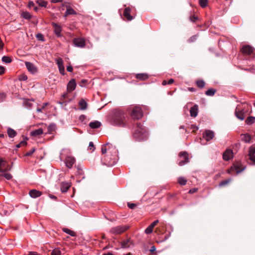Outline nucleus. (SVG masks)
<instances>
[{
    "label": "nucleus",
    "mask_w": 255,
    "mask_h": 255,
    "mask_svg": "<svg viewBox=\"0 0 255 255\" xmlns=\"http://www.w3.org/2000/svg\"><path fill=\"white\" fill-rule=\"evenodd\" d=\"M102 163L108 166L114 165L118 160V151L115 145L107 143L101 147Z\"/></svg>",
    "instance_id": "obj_1"
},
{
    "label": "nucleus",
    "mask_w": 255,
    "mask_h": 255,
    "mask_svg": "<svg viewBox=\"0 0 255 255\" xmlns=\"http://www.w3.org/2000/svg\"><path fill=\"white\" fill-rule=\"evenodd\" d=\"M113 113L112 119L113 124L121 127H124L127 125V115L123 111L115 109Z\"/></svg>",
    "instance_id": "obj_2"
},
{
    "label": "nucleus",
    "mask_w": 255,
    "mask_h": 255,
    "mask_svg": "<svg viewBox=\"0 0 255 255\" xmlns=\"http://www.w3.org/2000/svg\"><path fill=\"white\" fill-rule=\"evenodd\" d=\"M147 133L146 129L140 123L136 124L133 133V137L138 141L144 140L146 138Z\"/></svg>",
    "instance_id": "obj_3"
},
{
    "label": "nucleus",
    "mask_w": 255,
    "mask_h": 255,
    "mask_svg": "<svg viewBox=\"0 0 255 255\" xmlns=\"http://www.w3.org/2000/svg\"><path fill=\"white\" fill-rule=\"evenodd\" d=\"M143 116L141 109L139 107H134L131 110L130 116L132 119L138 120Z\"/></svg>",
    "instance_id": "obj_4"
},
{
    "label": "nucleus",
    "mask_w": 255,
    "mask_h": 255,
    "mask_svg": "<svg viewBox=\"0 0 255 255\" xmlns=\"http://www.w3.org/2000/svg\"><path fill=\"white\" fill-rule=\"evenodd\" d=\"M241 51L245 55L250 56L252 58L255 57V52L254 48L250 45H245L243 46Z\"/></svg>",
    "instance_id": "obj_5"
},
{
    "label": "nucleus",
    "mask_w": 255,
    "mask_h": 255,
    "mask_svg": "<svg viewBox=\"0 0 255 255\" xmlns=\"http://www.w3.org/2000/svg\"><path fill=\"white\" fill-rule=\"evenodd\" d=\"M179 163L180 166H182L189 162L188 155L187 152H180L179 154Z\"/></svg>",
    "instance_id": "obj_6"
},
{
    "label": "nucleus",
    "mask_w": 255,
    "mask_h": 255,
    "mask_svg": "<svg viewBox=\"0 0 255 255\" xmlns=\"http://www.w3.org/2000/svg\"><path fill=\"white\" fill-rule=\"evenodd\" d=\"M129 228L128 226H117L116 227L112 228L111 229L110 232L114 234H121L128 230Z\"/></svg>",
    "instance_id": "obj_7"
},
{
    "label": "nucleus",
    "mask_w": 255,
    "mask_h": 255,
    "mask_svg": "<svg viewBox=\"0 0 255 255\" xmlns=\"http://www.w3.org/2000/svg\"><path fill=\"white\" fill-rule=\"evenodd\" d=\"M245 112L244 108L241 105H238L235 110V115L236 117L241 120H243L245 118Z\"/></svg>",
    "instance_id": "obj_8"
},
{
    "label": "nucleus",
    "mask_w": 255,
    "mask_h": 255,
    "mask_svg": "<svg viewBox=\"0 0 255 255\" xmlns=\"http://www.w3.org/2000/svg\"><path fill=\"white\" fill-rule=\"evenodd\" d=\"M11 169V166L7 162L2 158H0V172H4L9 171Z\"/></svg>",
    "instance_id": "obj_9"
},
{
    "label": "nucleus",
    "mask_w": 255,
    "mask_h": 255,
    "mask_svg": "<svg viewBox=\"0 0 255 255\" xmlns=\"http://www.w3.org/2000/svg\"><path fill=\"white\" fill-rule=\"evenodd\" d=\"M56 64L58 65L59 71L60 74L64 75L65 74L64 67L63 65V61L62 58H58L55 60Z\"/></svg>",
    "instance_id": "obj_10"
},
{
    "label": "nucleus",
    "mask_w": 255,
    "mask_h": 255,
    "mask_svg": "<svg viewBox=\"0 0 255 255\" xmlns=\"http://www.w3.org/2000/svg\"><path fill=\"white\" fill-rule=\"evenodd\" d=\"M73 44L75 46L82 48L85 45V41L81 38H76L73 40Z\"/></svg>",
    "instance_id": "obj_11"
},
{
    "label": "nucleus",
    "mask_w": 255,
    "mask_h": 255,
    "mask_svg": "<svg viewBox=\"0 0 255 255\" xmlns=\"http://www.w3.org/2000/svg\"><path fill=\"white\" fill-rule=\"evenodd\" d=\"M76 83L75 80L73 79L71 80L68 83L67 86V90L68 93H70L74 91L76 88Z\"/></svg>",
    "instance_id": "obj_12"
},
{
    "label": "nucleus",
    "mask_w": 255,
    "mask_h": 255,
    "mask_svg": "<svg viewBox=\"0 0 255 255\" xmlns=\"http://www.w3.org/2000/svg\"><path fill=\"white\" fill-rule=\"evenodd\" d=\"M244 169V167H242L241 165H237L234 167H232L230 169L228 170V172L229 173H232L233 172L235 171L236 173L241 172Z\"/></svg>",
    "instance_id": "obj_13"
},
{
    "label": "nucleus",
    "mask_w": 255,
    "mask_h": 255,
    "mask_svg": "<svg viewBox=\"0 0 255 255\" xmlns=\"http://www.w3.org/2000/svg\"><path fill=\"white\" fill-rule=\"evenodd\" d=\"M214 136V132L213 131L210 130H206L203 133V137H204L206 140L209 141Z\"/></svg>",
    "instance_id": "obj_14"
},
{
    "label": "nucleus",
    "mask_w": 255,
    "mask_h": 255,
    "mask_svg": "<svg viewBox=\"0 0 255 255\" xmlns=\"http://www.w3.org/2000/svg\"><path fill=\"white\" fill-rule=\"evenodd\" d=\"M25 64L27 70L29 72H31L32 73H35L37 72V68L33 63L29 62H25Z\"/></svg>",
    "instance_id": "obj_15"
},
{
    "label": "nucleus",
    "mask_w": 255,
    "mask_h": 255,
    "mask_svg": "<svg viewBox=\"0 0 255 255\" xmlns=\"http://www.w3.org/2000/svg\"><path fill=\"white\" fill-rule=\"evenodd\" d=\"M233 157V151L231 149H227L223 154V158L225 160H229Z\"/></svg>",
    "instance_id": "obj_16"
},
{
    "label": "nucleus",
    "mask_w": 255,
    "mask_h": 255,
    "mask_svg": "<svg viewBox=\"0 0 255 255\" xmlns=\"http://www.w3.org/2000/svg\"><path fill=\"white\" fill-rule=\"evenodd\" d=\"M75 162V159L73 157L68 156L65 159L66 166L69 168H71L72 167Z\"/></svg>",
    "instance_id": "obj_17"
},
{
    "label": "nucleus",
    "mask_w": 255,
    "mask_h": 255,
    "mask_svg": "<svg viewBox=\"0 0 255 255\" xmlns=\"http://www.w3.org/2000/svg\"><path fill=\"white\" fill-rule=\"evenodd\" d=\"M29 194L31 197L35 198L40 197L42 195V192L35 189H32L29 191Z\"/></svg>",
    "instance_id": "obj_18"
},
{
    "label": "nucleus",
    "mask_w": 255,
    "mask_h": 255,
    "mask_svg": "<svg viewBox=\"0 0 255 255\" xmlns=\"http://www.w3.org/2000/svg\"><path fill=\"white\" fill-rule=\"evenodd\" d=\"M130 8L128 7H126L124 11V15L127 19L128 20L130 21L133 19V16H132L130 14Z\"/></svg>",
    "instance_id": "obj_19"
},
{
    "label": "nucleus",
    "mask_w": 255,
    "mask_h": 255,
    "mask_svg": "<svg viewBox=\"0 0 255 255\" xmlns=\"http://www.w3.org/2000/svg\"><path fill=\"white\" fill-rule=\"evenodd\" d=\"M198 106L197 105H194L190 110V116L195 118L198 115Z\"/></svg>",
    "instance_id": "obj_20"
},
{
    "label": "nucleus",
    "mask_w": 255,
    "mask_h": 255,
    "mask_svg": "<svg viewBox=\"0 0 255 255\" xmlns=\"http://www.w3.org/2000/svg\"><path fill=\"white\" fill-rule=\"evenodd\" d=\"M78 105L80 109L81 110H85L87 109L88 104L83 99L80 100V101L79 102Z\"/></svg>",
    "instance_id": "obj_21"
},
{
    "label": "nucleus",
    "mask_w": 255,
    "mask_h": 255,
    "mask_svg": "<svg viewBox=\"0 0 255 255\" xmlns=\"http://www.w3.org/2000/svg\"><path fill=\"white\" fill-rule=\"evenodd\" d=\"M132 244V241L130 238L123 241L121 243L122 248H127L129 247L130 245Z\"/></svg>",
    "instance_id": "obj_22"
},
{
    "label": "nucleus",
    "mask_w": 255,
    "mask_h": 255,
    "mask_svg": "<svg viewBox=\"0 0 255 255\" xmlns=\"http://www.w3.org/2000/svg\"><path fill=\"white\" fill-rule=\"evenodd\" d=\"M52 25L54 28V30L55 34L58 36H60V33L61 31V27L56 23L54 22L52 23Z\"/></svg>",
    "instance_id": "obj_23"
},
{
    "label": "nucleus",
    "mask_w": 255,
    "mask_h": 255,
    "mask_svg": "<svg viewBox=\"0 0 255 255\" xmlns=\"http://www.w3.org/2000/svg\"><path fill=\"white\" fill-rule=\"evenodd\" d=\"M70 187V185L68 183L62 182L61 184V190L62 192H67Z\"/></svg>",
    "instance_id": "obj_24"
},
{
    "label": "nucleus",
    "mask_w": 255,
    "mask_h": 255,
    "mask_svg": "<svg viewBox=\"0 0 255 255\" xmlns=\"http://www.w3.org/2000/svg\"><path fill=\"white\" fill-rule=\"evenodd\" d=\"M43 132V129L40 128L31 131L30 134L33 136H37L42 134Z\"/></svg>",
    "instance_id": "obj_25"
},
{
    "label": "nucleus",
    "mask_w": 255,
    "mask_h": 255,
    "mask_svg": "<svg viewBox=\"0 0 255 255\" xmlns=\"http://www.w3.org/2000/svg\"><path fill=\"white\" fill-rule=\"evenodd\" d=\"M101 126V123L97 121L91 122L89 124V126L92 128H99Z\"/></svg>",
    "instance_id": "obj_26"
},
{
    "label": "nucleus",
    "mask_w": 255,
    "mask_h": 255,
    "mask_svg": "<svg viewBox=\"0 0 255 255\" xmlns=\"http://www.w3.org/2000/svg\"><path fill=\"white\" fill-rule=\"evenodd\" d=\"M66 8H67V9H66V13L64 15V16H67L68 15L76 14V12L70 6H67Z\"/></svg>",
    "instance_id": "obj_27"
},
{
    "label": "nucleus",
    "mask_w": 255,
    "mask_h": 255,
    "mask_svg": "<svg viewBox=\"0 0 255 255\" xmlns=\"http://www.w3.org/2000/svg\"><path fill=\"white\" fill-rule=\"evenodd\" d=\"M241 139L245 141V142H250L251 139V136L248 134V133H246V134H241Z\"/></svg>",
    "instance_id": "obj_28"
},
{
    "label": "nucleus",
    "mask_w": 255,
    "mask_h": 255,
    "mask_svg": "<svg viewBox=\"0 0 255 255\" xmlns=\"http://www.w3.org/2000/svg\"><path fill=\"white\" fill-rule=\"evenodd\" d=\"M136 77L140 80H145L148 78V76L145 73H141L136 74Z\"/></svg>",
    "instance_id": "obj_29"
},
{
    "label": "nucleus",
    "mask_w": 255,
    "mask_h": 255,
    "mask_svg": "<svg viewBox=\"0 0 255 255\" xmlns=\"http://www.w3.org/2000/svg\"><path fill=\"white\" fill-rule=\"evenodd\" d=\"M7 132L9 137H14L16 135V132L13 129L9 128H7Z\"/></svg>",
    "instance_id": "obj_30"
},
{
    "label": "nucleus",
    "mask_w": 255,
    "mask_h": 255,
    "mask_svg": "<svg viewBox=\"0 0 255 255\" xmlns=\"http://www.w3.org/2000/svg\"><path fill=\"white\" fill-rule=\"evenodd\" d=\"M62 230L65 233L70 235V236L72 237H75L76 236V234L75 232H74L73 231H72L70 229H67V228H63Z\"/></svg>",
    "instance_id": "obj_31"
},
{
    "label": "nucleus",
    "mask_w": 255,
    "mask_h": 255,
    "mask_svg": "<svg viewBox=\"0 0 255 255\" xmlns=\"http://www.w3.org/2000/svg\"><path fill=\"white\" fill-rule=\"evenodd\" d=\"M21 16L26 19H30L31 17V15L29 12L27 11L22 12L21 13Z\"/></svg>",
    "instance_id": "obj_32"
},
{
    "label": "nucleus",
    "mask_w": 255,
    "mask_h": 255,
    "mask_svg": "<svg viewBox=\"0 0 255 255\" xmlns=\"http://www.w3.org/2000/svg\"><path fill=\"white\" fill-rule=\"evenodd\" d=\"M250 159L255 163V148L252 149L249 154Z\"/></svg>",
    "instance_id": "obj_33"
},
{
    "label": "nucleus",
    "mask_w": 255,
    "mask_h": 255,
    "mask_svg": "<svg viewBox=\"0 0 255 255\" xmlns=\"http://www.w3.org/2000/svg\"><path fill=\"white\" fill-rule=\"evenodd\" d=\"M48 132L51 133L53 131H55L56 129V125L51 124L48 127Z\"/></svg>",
    "instance_id": "obj_34"
},
{
    "label": "nucleus",
    "mask_w": 255,
    "mask_h": 255,
    "mask_svg": "<svg viewBox=\"0 0 255 255\" xmlns=\"http://www.w3.org/2000/svg\"><path fill=\"white\" fill-rule=\"evenodd\" d=\"M216 91L215 89H209L205 92V94L209 96H213L215 95Z\"/></svg>",
    "instance_id": "obj_35"
},
{
    "label": "nucleus",
    "mask_w": 255,
    "mask_h": 255,
    "mask_svg": "<svg viewBox=\"0 0 255 255\" xmlns=\"http://www.w3.org/2000/svg\"><path fill=\"white\" fill-rule=\"evenodd\" d=\"M178 182L181 185H185L187 183V180L183 177H180L178 178Z\"/></svg>",
    "instance_id": "obj_36"
},
{
    "label": "nucleus",
    "mask_w": 255,
    "mask_h": 255,
    "mask_svg": "<svg viewBox=\"0 0 255 255\" xmlns=\"http://www.w3.org/2000/svg\"><path fill=\"white\" fill-rule=\"evenodd\" d=\"M255 120V118L253 117H249L246 121L247 124L251 125L254 123Z\"/></svg>",
    "instance_id": "obj_37"
},
{
    "label": "nucleus",
    "mask_w": 255,
    "mask_h": 255,
    "mask_svg": "<svg viewBox=\"0 0 255 255\" xmlns=\"http://www.w3.org/2000/svg\"><path fill=\"white\" fill-rule=\"evenodd\" d=\"M2 61L5 63H10L11 62V59L8 56H4L2 57Z\"/></svg>",
    "instance_id": "obj_38"
},
{
    "label": "nucleus",
    "mask_w": 255,
    "mask_h": 255,
    "mask_svg": "<svg viewBox=\"0 0 255 255\" xmlns=\"http://www.w3.org/2000/svg\"><path fill=\"white\" fill-rule=\"evenodd\" d=\"M205 83L203 80H200L196 81V85L199 88H203L205 86Z\"/></svg>",
    "instance_id": "obj_39"
},
{
    "label": "nucleus",
    "mask_w": 255,
    "mask_h": 255,
    "mask_svg": "<svg viewBox=\"0 0 255 255\" xmlns=\"http://www.w3.org/2000/svg\"><path fill=\"white\" fill-rule=\"evenodd\" d=\"M36 2L39 6L42 7H46L47 4V2L43 0H38Z\"/></svg>",
    "instance_id": "obj_40"
},
{
    "label": "nucleus",
    "mask_w": 255,
    "mask_h": 255,
    "mask_svg": "<svg viewBox=\"0 0 255 255\" xmlns=\"http://www.w3.org/2000/svg\"><path fill=\"white\" fill-rule=\"evenodd\" d=\"M199 3L202 7L204 8L207 5L208 0H199Z\"/></svg>",
    "instance_id": "obj_41"
},
{
    "label": "nucleus",
    "mask_w": 255,
    "mask_h": 255,
    "mask_svg": "<svg viewBox=\"0 0 255 255\" xmlns=\"http://www.w3.org/2000/svg\"><path fill=\"white\" fill-rule=\"evenodd\" d=\"M24 105L26 108H30L31 107L32 104L30 100H26L24 101Z\"/></svg>",
    "instance_id": "obj_42"
},
{
    "label": "nucleus",
    "mask_w": 255,
    "mask_h": 255,
    "mask_svg": "<svg viewBox=\"0 0 255 255\" xmlns=\"http://www.w3.org/2000/svg\"><path fill=\"white\" fill-rule=\"evenodd\" d=\"M153 228L150 225L145 230V233L147 234L151 233L153 231Z\"/></svg>",
    "instance_id": "obj_43"
},
{
    "label": "nucleus",
    "mask_w": 255,
    "mask_h": 255,
    "mask_svg": "<svg viewBox=\"0 0 255 255\" xmlns=\"http://www.w3.org/2000/svg\"><path fill=\"white\" fill-rule=\"evenodd\" d=\"M61 255V252L58 249H54L53 250L52 252L51 253L50 255Z\"/></svg>",
    "instance_id": "obj_44"
},
{
    "label": "nucleus",
    "mask_w": 255,
    "mask_h": 255,
    "mask_svg": "<svg viewBox=\"0 0 255 255\" xmlns=\"http://www.w3.org/2000/svg\"><path fill=\"white\" fill-rule=\"evenodd\" d=\"M230 181H231V180L229 179L223 180L220 182L219 186H225V185H227L230 182Z\"/></svg>",
    "instance_id": "obj_45"
},
{
    "label": "nucleus",
    "mask_w": 255,
    "mask_h": 255,
    "mask_svg": "<svg viewBox=\"0 0 255 255\" xmlns=\"http://www.w3.org/2000/svg\"><path fill=\"white\" fill-rule=\"evenodd\" d=\"M2 176L5 177L6 179L9 180L12 178V175L8 173H5L1 175Z\"/></svg>",
    "instance_id": "obj_46"
},
{
    "label": "nucleus",
    "mask_w": 255,
    "mask_h": 255,
    "mask_svg": "<svg viewBox=\"0 0 255 255\" xmlns=\"http://www.w3.org/2000/svg\"><path fill=\"white\" fill-rule=\"evenodd\" d=\"M6 98V94L3 93H0V102L3 101Z\"/></svg>",
    "instance_id": "obj_47"
},
{
    "label": "nucleus",
    "mask_w": 255,
    "mask_h": 255,
    "mask_svg": "<svg viewBox=\"0 0 255 255\" xmlns=\"http://www.w3.org/2000/svg\"><path fill=\"white\" fill-rule=\"evenodd\" d=\"M35 150V149L34 148H32L30 150H29V151L25 153V156H31L34 153Z\"/></svg>",
    "instance_id": "obj_48"
},
{
    "label": "nucleus",
    "mask_w": 255,
    "mask_h": 255,
    "mask_svg": "<svg viewBox=\"0 0 255 255\" xmlns=\"http://www.w3.org/2000/svg\"><path fill=\"white\" fill-rule=\"evenodd\" d=\"M63 100H64V102H67L70 100L69 98H68V94L66 93L63 94Z\"/></svg>",
    "instance_id": "obj_49"
},
{
    "label": "nucleus",
    "mask_w": 255,
    "mask_h": 255,
    "mask_svg": "<svg viewBox=\"0 0 255 255\" xmlns=\"http://www.w3.org/2000/svg\"><path fill=\"white\" fill-rule=\"evenodd\" d=\"M196 39L197 36L196 35H193L188 40V42L189 43L193 42L195 41Z\"/></svg>",
    "instance_id": "obj_50"
},
{
    "label": "nucleus",
    "mask_w": 255,
    "mask_h": 255,
    "mask_svg": "<svg viewBox=\"0 0 255 255\" xmlns=\"http://www.w3.org/2000/svg\"><path fill=\"white\" fill-rule=\"evenodd\" d=\"M36 37L38 40L41 41H44L43 35L42 34L38 33L37 34H36Z\"/></svg>",
    "instance_id": "obj_51"
},
{
    "label": "nucleus",
    "mask_w": 255,
    "mask_h": 255,
    "mask_svg": "<svg viewBox=\"0 0 255 255\" xmlns=\"http://www.w3.org/2000/svg\"><path fill=\"white\" fill-rule=\"evenodd\" d=\"M136 206V204H135L134 203H131L129 202L128 203V206L130 209H133L135 208Z\"/></svg>",
    "instance_id": "obj_52"
},
{
    "label": "nucleus",
    "mask_w": 255,
    "mask_h": 255,
    "mask_svg": "<svg viewBox=\"0 0 255 255\" xmlns=\"http://www.w3.org/2000/svg\"><path fill=\"white\" fill-rule=\"evenodd\" d=\"M190 19L192 22H195L196 20L198 19V17L196 15H193L190 17Z\"/></svg>",
    "instance_id": "obj_53"
},
{
    "label": "nucleus",
    "mask_w": 255,
    "mask_h": 255,
    "mask_svg": "<svg viewBox=\"0 0 255 255\" xmlns=\"http://www.w3.org/2000/svg\"><path fill=\"white\" fill-rule=\"evenodd\" d=\"M198 189L197 188H193V189H190L189 191V193L190 194H193V193H194L195 192H197Z\"/></svg>",
    "instance_id": "obj_54"
},
{
    "label": "nucleus",
    "mask_w": 255,
    "mask_h": 255,
    "mask_svg": "<svg viewBox=\"0 0 255 255\" xmlns=\"http://www.w3.org/2000/svg\"><path fill=\"white\" fill-rule=\"evenodd\" d=\"M5 71V68L4 67L0 66V75H2Z\"/></svg>",
    "instance_id": "obj_55"
},
{
    "label": "nucleus",
    "mask_w": 255,
    "mask_h": 255,
    "mask_svg": "<svg viewBox=\"0 0 255 255\" xmlns=\"http://www.w3.org/2000/svg\"><path fill=\"white\" fill-rule=\"evenodd\" d=\"M89 147L90 149H92V150H94L95 147L93 142H90Z\"/></svg>",
    "instance_id": "obj_56"
},
{
    "label": "nucleus",
    "mask_w": 255,
    "mask_h": 255,
    "mask_svg": "<svg viewBox=\"0 0 255 255\" xmlns=\"http://www.w3.org/2000/svg\"><path fill=\"white\" fill-rule=\"evenodd\" d=\"M87 83V80H81L80 83V85L81 86H83L84 85H85L86 83Z\"/></svg>",
    "instance_id": "obj_57"
},
{
    "label": "nucleus",
    "mask_w": 255,
    "mask_h": 255,
    "mask_svg": "<svg viewBox=\"0 0 255 255\" xmlns=\"http://www.w3.org/2000/svg\"><path fill=\"white\" fill-rule=\"evenodd\" d=\"M159 222L158 220H155L153 223H152L150 225L154 228Z\"/></svg>",
    "instance_id": "obj_58"
},
{
    "label": "nucleus",
    "mask_w": 255,
    "mask_h": 255,
    "mask_svg": "<svg viewBox=\"0 0 255 255\" xmlns=\"http://www.w3.org/2000/svg\"><path fill=\"white\" fill-rule=\"evenodd\" d=\"M191 128L193 129V131L195 132L198 129V128L196 126L192 125H191Z\"/></svg>",
    "instance_id": "obj_59"
},
{
    "label": "nucleus",
    "mask_w": 255,
    "mask_h": 255,
    "mask_svg": "<svg viewBox=\"0 0 255 255\" xmlns=\"http://www.w3.org/2000/svg\"><path fill=\"white\" fill-rule=\"evenodd\" d=\"M3 46L4 44L2 41L1 40V38H0V50L3 49Z\"/></svg>",
    "instance_id": "obj_60"
},
{
    "label": "nucleus",
    "mask_w": 255,
    "mask_h": 255,
    "mask_svg": "<svg viewBox=\"0 0 255 255\" xmlns=\"http://www.w3.org/2000/svg\"><path fill=\"white\" fill-rule=\"evenodd\" d=\"M67 70L70 72H72L73 71L72 67L71 65L68 66L67 67Z\"/></svg>",
    "instance_id": "obj_61"
},
{
    "label": "nucleus",
    "mask_w": 255,
    "mask_h": 255,
    "mask_svg": "<svg viewBox=\"0 0 255 255\" xmlns=\"http://www.w3.org/2000/svg\"><path fill=\"white\" fill-rule=\"evenodd\" d=\"M155 250H156V248H155V246H152L151 247V248H150V250H149V251H150V252L151 253H153L155 251Z\"/></svg>",
    "instance_id": "obj_62"
},
{
    "label": "nucleus",
    "mask_w": 255,
    "mask_h": 255,
    "mask_svg": "<svg viewBox=\"0 0 255 255\" xmlns=\"http://www.w3.org/2000/svg\"><path fill=\"white\" fill-rule=\"evenodd\" d=\"M79 119L82 122H83L86 119V117L85 115H81L80 116Z\"/></svg>",
    "instance_id": "obj_63"
},
{
    "label": "nucleus",
    "mask_w": 255,
    "mask_h": 255,
    "mask_svg": "<svg viewBox=\"0 0 255 255\" xmlns=\"http://www.w3.org/2000/svg\"><path fill=\"white\" fill-rule=\"evenodd\" d=\"M28 6L30 8L33 7L34 6V3L32 1H29L28 3Z\"/></svg>",
    "instance_id": "obj_64"
}]
</instances>
